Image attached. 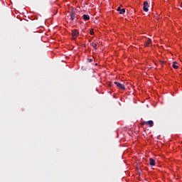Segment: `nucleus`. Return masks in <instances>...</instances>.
Listing matches in <instances>:
<instances>
[{"mask_svg": "<svg viewBox=\"0 0 182 182\" xmlns=\"http://www.w3.org/2000/svg\"><path fill=\"white\" fill-rule=\"evenodd\" d=\"M75 18H77V16H76V9H73L71 10L70 19L73 22V21H75Z\"/></svg>", "mask_w": 182, "mask_h": 182, "instance_id": "nucleus-1", "label": "nucleus"}, {"mask_svg": "<svg viewBox=\"0 0 182 182\" xmlns=\"http://www.w3.org/2000/svg\"><path fill=\"white\" fill-rule=\"evenodd\" d=\"M79 36V31L77 30H72V38L73 41Z\"/></svg>", "mask_w": 182, "mask_h": 182, "instance_id": "nucleus-2", "label": "nucleus"}, {"mask_svg": "<svg viewBox=\"0 0 182 182\" xmlns=\"http://www.w3.org/2000/svg\"><path fill=\"white\" fill-rule=\"evenodd\" d=\"M114 85H116V86H117V87H119V89H122V90H126V87H124V85L120 84V82H114Z\"/></svg>", "mask_w": 182, "mask_h": 182, "instance_id": "nucleus-3", "label": "nucleus"}, {"mask_svg": "<svg viewBox=\"0 0 182 182\" xmlns=\"http://www.w3.org/2000/svg\"><path fill=\"white\" fill-rule=\"evenodd\" d=\"M142 126L144 124H148L149 126V127H153V126H154V122L152 120H149L148 122H142Z\"/></svg>", "mask_w": 182, "mask_h": 182, "instance_id": "nucleus-4", "label": "nucleus"}, {"mask_svg": "<svg viewBox=\"0 0 182 182\" xmlns=\"http://www.w3.org/2000/svg\"><path fill=\"white\" fill-rule=\"evenodd\" d=\"M143 9L145 12H149V2H147V1L144 2Z\"/></svg>", "mask_w": 182, "mask_h": 182, "instance_id": "nucleus-5", "label": "nucleus"}, {"mask_svg": "<svg viewBox=\"0 0 182 182\" xmlns=\"http://www.w3.org/2000/svg\"><path fill=\"white\" fill-rule=\"evenodd\" d=\"M144 46H145L146 48H147V47H149V46H151V40L148 39V40L145 42Z\"/></svg>", "mask_w": 182, "mask_h": 182, "instance_id": "nucleus-6", "label": "nucleus"}, {"mask_svg": "<svg viewBox=\"0 0 182 182\" xmlns=\"http://www.w3.org/2000/svg\"><path fill=\"white\" fill-rule=\"evenodd\" d=\"M149 164L150 166H156V161L153 159H149Z\"/></svg>", "mask_w": 182, "mask_h": 182, "instance_id": "nucleus-7", "label": "nucleus"}, {"mask_svg": "<svg viewBox=\"0 0 182 182\" xmlns=\"http://www.w3.org/2000/svg\"><path fill=\"white\" fill-rule=\"evenodd\" d=\"M82 18H83L84 21H89V19H90V16H89V15H86V14H84L82 16Z\"/></svg>", "mask_w": 182, "mask_h": 182, "instance_id": "nucleus-8", "label": "nucleus"}, {"mask_svg": "<svg viewBox=\"0 0 182 182\" xmlns=\"http://www.w3.org/2000/svg\"><path fill=\"white\" fill-rule=\"evenodd\" d=\"M172 66L173 69H177L178 68V65H177V62H173Z\"/></svg>", "mask_w": 182, "mask_h": 182, "instance_id": "nucleus-9", "label": "nucleus"}, {"mask_svg": "<svg viewBox=\"0 0 182 182\" xmlns=\"http://www.w3.org/2000/svg\"><path fill=\"white\" fill-rule=\"evenodd\" d=\"M126 12V9H122L121 11H119V14L121 15H123V14H124Z\"/></svg>", "mask_w": 182, "mask_h": 182, "instance_id": "nucleus-10", "label": "nucleus"}, {"mask_svg": "<svg viewBox=\"0 0 182 182\" xmlns=\"http://www.w3.org/2000/svg\"><path fill=\"white\" fill-rule=\"evenodd\" d=\"M90 35H95V31H94L93 28L90 29Z\"/></svg>", "mask_w": 182, "mask_h": 182, "instance_id": "nucleus-11", "label": "nucleus"}, {"mask_svg": "<svg viewBox=\"0 0 182 182\" xmlns=\"http://www.w3.org/2000/svg\"><path fill=\"white\" fill-rule=\"evenodd\" d=\"M92 48H94V49H96V46H97V44L92 43Z\"/></svg>", "mask_w": 182, "mask_h": 182, "instance_id": "nucleus-12", "label": "nucleus"}, {"mask_svg": "<svg viewBox=\"0 0 182 182\" xmlns=\"http://www.w3.org/2000/svg\"><path fill=\"white\" fill-rule=\"evenodd\" d=\"M87 62H89L90 63H92V62H93V59H92V58H88V59H87Z\"/></svg>", "mask_w": 182, "mask_h": 182, "instance_id": "nucleus-13", "label": "nucleus"}, {"mask_svg": "<svg viewBox=\"0 0 182 182\" xmlns=\"http://www.w3.org/2000/svg\"><path fill=\"white\" fill-rule=\"evenodd\" d=\"M117 11H118L119 12H120V11H122V8L119 6L117 8Z\"/></svg>", "mask_w": 182, "mask_h": 182, "instance_id": "nucleus-14", "label": "nucleus"}, {"mask_svg": "<svg viewBox=\"0 0 182 182\" xmlns=\"http://www.w3.org/2000/svg\"><path fill=\"white\" fill-rule=\"evenodd\" d=\"M181 8H182V1H181Z\"/></svg>", "mask_w": 182, "mask_h": 182, "instance_id": "nucleus-15", "label": "nucleus"}, {"mask_svg": "<svg viewBox=\"0 0 182 182\" xmlns=\"http://www.w3.org/2000/svg\"><path fill=\"white\" fill-rule=\"evenodd\" d=\"M77 18H76V20L75 21H77V17H76Z\"/></svg>", "mask_w": 182, "mask_h": 182, "instance_id": "nucleus-16", "label": "nucleus"}, {"mask_svg": "<svg viewBox=\"0 0 182 182\" xmlns=\"http://www.w3.org/2000/svg\"><path fill=\"white\" fill-rule=\"evenodd\" d=\"M161 63H164V62H162Z\"/></svg>", "mask_w": 182, "mask_h": 182, "instance_id": "nucleus-17", "label": "nucleus"}]
</instances>
